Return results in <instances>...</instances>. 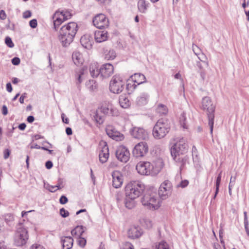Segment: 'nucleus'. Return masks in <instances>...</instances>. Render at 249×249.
<instances>
[{
    "label": "nucleus",
    "mask_w": 249,
    "mask_h": 249,
    "mask_svg": "<svg viewBox=\"0 0 249 249\" xmlns=\"http://www.w3.org/2000/svg\"><path fill=\"white\" fill-rule=\"evenodd\" d=\"M164 165L163 160L159 158L152 162L141 161L136 166L138 173L142 175L156 176L161 171Z\"/></svg>",
    "instance_id": "1"
},
{
    "label": "nucleus",
    "mask_w": 249,
    "mask_h": 249,
    "mask_svg": "<svg viewBox=\"0 0 249 249\" xmlns=\"http://www.w3.org/2000/svg\"><path fill=\"white\" fill-rule=\"evenodd\" d=\"M170 152L175 160L182 162L180 166L181 171H182L186 160L185 155L187 153L186 139L185 138L178 139L171 147Z\"/></svg>",
    "instance_id": "2"
},
{
    "label": "nucleus",
    "mask_w": 249,
    "mask_h": 249,
    "mask_svg": "<svg viewBox=\"0 0 249 249\" xmlns=\"http://www.w3.org/2000/svg\"><path fill=\"white\" fill-rule=\"evenodd\" d=\"M77 30L78 25L74 22H69L61 28L58 37L63 46H68L73 41Z\"/></svg>",
    "instance_id": "3"
},
{
    "label": "nucleus",
    "mask_w": 249,
    "mask_h": 249,
    "mask_svg": "<svg viewBox=\"0 0 249 249\" xmlns=\"http://www.w3.org/2000/svg\"><path fill=\"white\" fill-rule=\"evenodd\" d=\"M171 128V124L169 120L165 118L159 119L155 124L152 135L156 140L164 138L169 133Z\"/></svg>",
    "instance_id": "4"
},
{
    "label": "nucleus",
    "mask_w": 249,
    "mask_h": 249,
    "mask_svg": "<svg viewBox=\"0 0 249 249\" xmlns=\"http://www.w3.org/2000/svg\"><path fill=\"white\" fill-rule=\"evenodd\" d=\"M200 107L201 109L206 112L207 114L208 119V124L210 128V132L211 134H212L213 128L215 106L213 103L210 97L206 96L202 98Z\"/></svg>",
    "instance_id": "5"
},
{
    "label": "nucleus",
    "mask_w": 249,
    "mask_h": 249,
    "mask_svg": "<svg viewBox=\"0 0 249 249\" xmlns=\"http://www.w3.org/2000/svg\"><path fill=\"white\" fill-rule=\"evenodd\" d=\"M144 189V185L139 181L129 182L125 187L126 197L134 200L139 197Z\"/></svg>",
    "instance_id": "6"
},
{
    "label": "nucleus",
    "mask_w": 249,
    "mask_h": 249,
    "mask_svg": "<svg viewBox=\"0 0 249 249\" xmlns=\"http://www.w3.org/2000/svg\"><path fill=\"white\" fill-rule=\"evenodd\" d=\"M142 205L150 210L158 209L160 206V199L155 192H148L142 199Z\"/></svg>",
    "instance_id": "7"
},
{
    "label": "nucleus",
    "mask_w": 249,
    "mask_h": 249,
    "mask_svg": "<svg viewBox=\"0 0 249 249\" xmlns=\"http://www.w3.org/2000/svg\"><path fill=\"white\" fill-rule=\"evenodd\" d=\"M29 238L27 228L22 224H19L17 228L15 236L14 243L17 246H22L26 244Z\"/></svg>",
    "instance_id": "8"
},
{
    "label": "nucleus",
    "mask_w": 249,
    "mask_h": 249,
    "mask_svg": "<svg viewBox=\"0 0 249 249\" xmlns=\"http://www.w3.org/2000/svg\"><path fill=\"white\" fill-rule=\"evenodd\" d=\"M125 84V80L123 77L116 74L112 77L110 81V91L115 94H119L123 90Z\"/></svg>",
    "instance_id": "9"
},
{
    "label": "nucleus",
    "mask_w": 249,
    "mask_h": 249,
    "mask_svg": "<svg viewBox=\"0 0 249 249\" xmlns=\"http://www.w3.org/2000/svg\"><path fill=\"white\" fill-rule=\"evenodd\" d=\"M148 145L145 142H141L137 143L134 147L132 153L136 158H142L148 152Z\"/></svg>",
    "instance_id": "10"
},
{
    "label": "nucleus",
    "mask_w": 249,
    "mask_h": 249,
    "mask_svg": "<svg viewBox=\"0 0 249 249\" xmlns=\"http://www.w3.org/2000/svg\"><path fill=\"white\" fill-rule=\"evenodd\" d=\"M172 191V183L168 180H165L161 184L159 187V196L162 199H165L171 195Z\"/></svg>",
    "instance_id": "11"
},
{
    "label": "nucleus",
    "mask_w": 249,
    "mask_h": 249,
    "mask_svg": "<svg viewBox=\"0 0 249 249\" xmlns=\"http://www.w3.org/2000/svg\"><path fill=\"white\" fill-rule=\"evenodd\" d=\"M94 26L99 29L105 28L109 26V20L103 14H97L92 19Z\"/></svg>",
    "instance_id": "12"
},
{
    "label": "nucleus",
    "mask_w": 249,
    "mask_h": 249,
    "mask_svg": "<svg viewBox=\"0 0 249 249\" xmlns=\"http://www.w3.org/2000/svg\"><path fill=\"white\" fill-rule=\"evenodd\" d=\"M98 109L106 116H117L119 114L118 110L109 102H105Z\"/></svg>",
    "instance_id": "13"
},
{
    "label": "nucleus",
    "mask_w": 249,
    "mask_h": 249,
    "mask_svg": "<svg viewBox=\"0 0 249 249\" xmlns=\"http://www.w3.org/2000/svg\"><path fill=\"white\" fill-rule=\"evenodd\" d=\"M106 131L108 137L116 141H122L124 139V135L117 131L111 125H108L106 126Z\"/></svg>",
    "instance_id": "14"
},
{
    "label": "nucleus",
    "mask_w": 249,
    "mask_h": 249,
    "mask_svg": "<svg viewBox=\"0 0 249 249\" xmlns=\"http://www.w3.org/2000/svg\"><path fill=\"white\" fill-rule=\"evenodd\" d=\"M116 156L118 160L126 162L129 159L130 153L127 148L123 145L118 147L116 151Z\"/></svg>",
    "instance_id": "15"
},
{
    "label": "nucleus",
    "mask_w": 249,
    "mask_h": 249,
    "mask_svg": "<svg viewBox=\"0 0 249 249\" xmlns=\"http://www.w3.org/2000/svg\"><path fill=\"white\" fill-rule=\"evenodd\" d=\"M100 148L101 149L99 155V160L102 163L106 162L109 157V150L107 143L105 141L100 142Z\"/></svg>",
    "instance_id": "16"
},
{
    "label": "nucleus",
    "mask_w": 249,
    "mask_h": 249,
    "mask_svg": "<svg viewBox=\"0 0 249 249\" xmlns=\"http://www.w3.org/2000/svg\"><path fill=\"white\" fill-rule=\"evenodd\" d=\"M132 136L136 139L146 140L149 138L148 132L142 128L134 127L131 131Z\"/></svg>",
    "instance_id": "17"
},
{
    "label": "nucleus",
    "mask_w": 249,
    "mask_h": 249,
    "mask_svg": "<svg viewBox=\"0 0 249 249\" xmlns=\"http://www.w3.org/2000/svg\"><path fill=\"white\" fill-rule=\"evenodd\" d=\"M112 186L115 188L121 187L123 183V176L121 172L114 171L112 173Z\"/></svg>",
    "instance_id": "18"
},
{
    "label": "nucleus",
    "mask_w": 249,
    "mask_h": 249,
    "mask_svg": "<svg viewBox=\"0 0 249 249\" xmlns=\"http://www.w3.org/2000/svg\"><path fill=\"white\" fill-rule=\"evenodd\" d=\"M114 72V67L110 63H106L102 65L100 68L101 75L105 78L109 77Z\"/></svg>",
    "instance_id": "19"
},
{
    "label": "nucleus",
    "mask_w": 249,
    "mask_h": 249,
    "mask_svg": "<svg viewBox=\"0 0 249 249\" xmlns=\"http://www.w3.org/2000/svg\"><path fill=\"white\" fill-rule=\"evenodd\" d=\"M62 14L59 10H57L53 16V25L55 30L57 31L59 26L65 20L63 19V17H61Z\"/></svg>",
    "instance_id": "20"
},
{
    "label": "nucleus",
    "mask_w": 249,
    "mask_h": 249,
    "mask_svg": "<svg viewBox=\"0 0 249 249\" xmlns=\"http://www.w3.org/2000/svg\"><path fill=\"white\" fill-rule=\"evenodd\" d=\"M192 49L194 53L197 56L198 59L202 62L204 66H207V61L206 56L202 53L200 49L197 45L193 44Z\"/></svg>",
    "instance_id": "21"
},
{
    "label": "nucleus",
    "mask_w": 249,
    "mask_h": 249,
    "mask_svg": "<svg viewBox=\"0 0 249 249\" xmlns=\"http://www.w3.org/2000/svg\"><path fill=\"white\" fill-rule=\"evenodd\" d=\"M108 33L106 31H96L94 33V38L97 42L101 43L108 38Z\"/></svg>",
    "instance_id": "22"
},
{
    "label": "nucleus",
    "mask_w": 249,
    "mask_h": 249,
    "mask_svg": "<svg viewBox=\"0 0 249 249\" xmlns=\"http://www.w3.org/2000/svg\"><path fill=\"white\" fill-rule=\"evenodd\" d=\"M128 236L130 238H137L141 236L142 231L141 230L136 227H131L128 231Z\"/></svg>",
    "instance_id": "23"
},
{
    "label": "nucleus",
    "mask_w": 249,
    "mask_h": 249,
    "mask_svg": "<svg viewBox=\"0 0 249 249\" xmlns=\"http://www.w3.org/2000/svg\"><path fill=\"white\" fill-rule=\"evenodd\" d=\"M130 80L133 81L138 86L146 82L145 76L142 73H135L130 77Z\"/></svg>",
    "instance_id": "24"
},
{
    "label": "nucleus",
    "mask_w": 249,
    "mask_h": 249,
    "mask_svg": "<svg viewBox=\"0 0 249 249\" xmlns=\"http://www.w3.org/2000/svg\"><path fill=\"white\" fill-rule=\"evenodd\" d=\"M63 249H71L73 243V240L70 236H63L61 238Z\"/></svg>",
    "instance_id": "25"
},
{
    "label": "nucleus",
    "mask_w": 249,
    "mask_h": 249,
    "mask_svg": "<svg viewBox=\"0 0 249 249\" xmlns=\"http://www.w3.org/2000/svg\"><path fill=\"white\" fill-rule=\"evenodd\" d=\"M81 45L85 48L89 49L91 48L92 41L90 39V36L88 35L83 36L80 39Z\"/></svg>",
    "instance_id": "26"
},
{
    "label": "nucleus",
    "mask_w": 249,
    "mask_h": 249,
    "mask_svg": "<svg viewBox=\"0 0 249 249\" xmlns=\"http://www.w3.org/2000/svg\"><path fill=\"white\" fill-rule=\"evenodd\" d=\"M72 58L74 63L77 66L82 65L84 61L82 54L77 51L73 53Z\"/></svg>",
    "instance_id": "27"
},
{
    "label": "nucleus",
    "mask_w": 249,
    "mask_h": 249,
    "mask_svg": "<svg viewBox=\"0 0 249 249\" xmlns=\"http://www.w3.org/2000/svg\"><path fill=\"white\" fill-rule=\"evenodd\" d=\"M149 95L146 93H141L136 99V103L139 106H142L146 105L148 101Z\"/></svg>",
    "instance_id": "28"
},
{
    "label": "nucleus",
    "mask_w": 249,
    "mask_h": 249,
    "mask_svg": "<svg viewBox=\"0 0 249 249\" xmlns=\"http://www.w3.org/2000/svg\"><path fill=\"white\" fill-rule=\"evenodd\" d=\"M149 3L145 0H139L137 4L138 10L142 13H145L148 8Z\"/></svg>",
    "instance_id": "29"
},
{
    "label": "nucleus",
    "mask_w": 249,
    "mask_h": 249,
    "mask_svg": "<svg viewBox=\"0 0 249 249\" xmlns=\"http://www.w3.org/2000/svg\"><path fill=\"white\" fill-rule=\"evenodd\" d=\"M89 71L93 77H97L100 74V69H98V65L96 63H91L89 66Z\"/></svg>",
    "instance_id": "30"
},
{
    "label": "nucleus",
    "mask_w": 249,
    "mask_h": 249,
    "mask_svg": "<svg viewBox=\"0 0 249 249\" xmlns=\"http://www.w3.org/2000/svg\"><path fill=\"white\" fill-rule=\"evenodd\" d=\"M119 103L121 107L124 108H127L130 106V102L125 95H121L120 96Z\"/></svg>",
    "instance_id": "31"
},
{
    "label": "nucleus",
    "mask_w": 249,
    "mask_h": 249,
    "mask_svg": "<svg viewBox=\"0 0 249 249\" xmlns=\"http://www.w3.org/2000/svg\"><path fill=\"white\" fill-rule=\"evenodd\" d=\"M106 115H104L100 110L98 109L94 116V118L96 122L99 124H103Z\"/></svg>",
    "instance_id": "32"
},
{
    "label": "nucleus",
    "mask_w": 249,
    "mask_h": 249,
    "mask_svg": "<svg viewBox=\"0 0 249 249\" xmlns=\"http://www.w3.org/2000/svg\"><path fill=\"white\" fill-rule=\"evenodd\" d=\"M84 232V227L82 226H77L71 231L72 236L80 237Z\"/></svg>",
    "instance_id": "33"
},
{
    "label": "nucleus",
    "mask_w": 249,
    "mask_h": 249,
    "mask_svg": "<svg viewBox=\"0 0 249 249\" xmlns=\"http://www.w3.org/2000/svg\"><path fill=\"white\" fill-rule=\"evenodd\" d=\"M185 166L183 168V170L182 171H180V174L179 176H177V179L180 178V179L181 180L179 183L177 184V187H181V188H184L186 186H187V180L186 179H182L181 174L183 173H185V170L184 169ZM180 170H181V168H180Z\"/></svg>",
    "instance_id": "34"
},
{
    "label": "nucleus",
    "mask_w": 249,
    "mask_h": 249,
    "mask_svg": "<svg viewBox=\"0 0 249 249\" xmlns=\"http://www.w3.org/2000/svg\"><path fill=\"white\" fill-rule=\"evenodd\" d=\"M196 65L200 71V75H201V78H202L203 80H204L205 76L206 75V72L204 71V68L205 67H208V62H207V66H204L203 65V63H202V62H201L200 60H199V61L197 62Z\"/></svg>",
    "instance_id": "35"
},
{
    "label": "nucleus",
    "mask_w": 249,
    "mask_h": 249,
    "mask_svg": "<svg viewBox=\"0 0 249 249\" xmlns=\"http://www.w3.org/2000/svg\"><path fill=\"white\" fill-rule=\"evenodd\" d=\"M156 112L160 115H166L168 113V108L165 105L159 104L156 108Z\"/></svg>",
    "instance_id": "36"
},
{
    "label": "nucleus",
    "mask_w": 249,
    "mask_h": 249,
    "mask_svg": "<svg viewBox=\"0 0 249 249\" xmlns=\"http://www.w3.org/2000/svg\"><path fill=\"white\" fill-rule=\"evenodd\" d=\"M138 86L133 81L130 80L129 78L127 80V83L126 84V89L128 92H133Z\"/></svg>",
    "instance_id": "37"
},
{
    "label": "nucleus",
    "mask_w": 249,
    "mask_h": 249,
    "mask_svg": "<svg viewBox=\"0 0 249 249\" xmlns=\"http://www.w3.org/2000/svg\"><path fill=\"white\" fill-rule=\"evenodd\" d=\"M3 219H4L5 222L7 225H10L14 221V216L12 214L8 213L2 216Z\"/></svg>",
    "instance_id": "38"
},
{
    "label": "nucleus",
    "mask_w": 249,
    "mask_h": 249,
    "mask_svg": "<svg viewBox=\"0 0 249 249\" xmlns=\"http://www.w3.org/2000/svg\"><path fill=\"white\" fill-rule=\"evenodd\" d=\"M221 174H222V171H221L220 172V173L219 174L218 176H217V177L216 178L215 192V194L213 196L214 199L216 197V195L218 194V191H219V185L220 184L221 178Z\"/></svg>",
    "instance_id": "39"
},
{
    "label": "nucleus",
    "mask_w": 249,
    "mask_h": 249,
    "mask_svg": "<svg viewBox=\"0 0 249 249\" xmlns=\"http://www.w3.org/2000/svg\"><path fill=\"white\" fill-rule=\"evenodd\" d=\"M179 124L182 128L185 129L186 128V113L185 112H183L180 115L179 118Z\"/></svg>",
    "instance_id": "40"
},
{
    "label": "nucleus",
    "mask_w": 249,
    "mask_h": 249,
    "mask_svg": "<svg viewBox=\"0 0 249 249\" xmlns=\"http://www.w3.org/2000/svg\"><path fill=\"white\" fill-rule=\"evenodd\" d=\"M115 52L113 50H109L105 54V58L107 60H113L116 57Z\"/></svg>",
    "instance_id": "41"
},
{
    "label": "nucleus",
    "mask_w": 249,
    "mask_h": 249,
    "mask_svg": "<svg viewBox=\"0 0 249 249\" xmlns=\"http://www.w3.org/2000/svg\"><path fill=\"white\" fill-rule=\"evenodd\" d=\"M60 13L62 14L61 17H63V19L67 20L70 19L72 17V14L70 11L67 10L60 11Z\"/></svg>",
    "instance_id": "42"
},
{
    "label": "nucleus",
    "mask_w": 249,
    "mask_h": 249,
    "mask_svg": "<svg viewBox=\"0 0 249 249\" xmlns=\"http://www.w3.org/2000/svg\"><path fill=\"white\" fill-rule=\"evenodd\" d=\"M84 74V70L80 69L78 71H76L75 74V77L77 80V84H80L82 81L81 76Z\"/></svg>",
    "instance_id": "43"
},
{
    "label": "nucleus",
    "mask_w": 249,
    "mask_h": 249,
    "mask_svg": "<svg viewBox=\"0 0 249 249\" xmlns=\"http://www.w3.org/2000/svg\"><path fill=\"white\" fill-rule=\"evenodd\" d=\"M156 249H170V248L166 242L161 241L156 246Z\"/></svg>",
    "instance_id": "44"
},
{
    "label": "nucleus",
    "mask_w": 249,
    "mask_h": 249,
    "mask_svg": "<svg viewBox=\"0 0 249 249\" xmlns=\"http://www.w3.org/2000/svg\"><path fill=\"white\" fill-rule=\"evenodd\" d=\"M128 199H129L126 197L125 201V206L126 208L131 209L135 206V203L134 200L130 199L129 200Z\"/></svg>",
    "instance_id": "45"
},
{
    "label": "nucleus",
    "mask_w": 249,
    "mask_h": 249,
    "mask_svg": "<svg viewBox=\"0 0 249 249\" xmlns=\"http://www.w3.org/2000/svg\"><path fill=\"white\" fill-rule=\"evenodd\" d=\"M5 43L9 48H13L14 47V44L9 36L6 37L5 39Z\"/></svg>",
    "instance_id": "46"
},
{
    "label": "nucleus",
    "mask_w": 249,
    "mask_h": 249,
    "mask_svg": "<svg viewBox=\"0 0 249 249\" xmlns=\"http://www.w3.org/2000/svg\"><path fill=\"white\" fill-rule=\"evenodd\" d=\"M192 156L193 160L196 161L198 160V155H197V150L196 147L195 146H193L192 148Z\"/></svg>",
    "instance_id": "47"
},
{
    "label": "nucleus",
    "mask_w": 249,
    "mask_h": 249,
    "mask_svg": "<svg viewBox=\"0 0 249 249\" xmlns=\"http://www.w3.org/2000/svg\"><path fill=\"white\" fill-rule=\"evenodd\" d=\"M121 249H134V248L131 243L125 242L122 245Z\"/></svg>",
    "instance_id": "48"
},
{
    "label": "nucleus",
    "mask_w": 249,
    "mask_h": 249,
    "mask_svg": "<svg viewBox=\"0 0 249 249\" xmlns=\"http://www.w3.org/2000/svg\"><path fill=\"white\" fill-rule=\"evenodd\" d=\"M60 214L62 217L65 218L69 215V212L64 208H61L60 210Z\"/></svg>",
    "instance_id": "49"
},
{
    "label": "nucleus",
    "mask_w": 249,
    "mask_h": 249,
    "mask_svg": "<svg viewBox=\"0 0 249 249\" xmlns=\"http://www.w3.org/2000/svg\"><path fill=\"white\" fill-rule=\"evenodd\" d=\"M79 239L78 240V244L80 246L83 247L86 244V240L84 238L79 237Z\"/></svg>",
    "instance_id": "50"
},
{
    "label": "nucleus",
    "mask_w": 249,
    "mask_h": 249,
    "mask_svg": "<svg viewBox=\"0 0 249 249\" xmlns=\"http://www.w3.org/2000/svg\"><path fill=\"white\" fill-rule=\"evenodd\" d=\"M68 201V199L65 196H62L59 199V202L61 204H65Z\"/></svg>",
    "instance_id": "51"
},
{
    "label": "nucleus",
    "mask_w": 249,
    "mask_h": 249,
    "mask_svg": "<svg viewBox=\"0 0 249 249\" xmlns=\"http://www.w3.org/2000/svg\"><path fill=\"white\" fill-rule=\"evenodd\" d=\"M30 26L32 28H35L36 27L37 25V22L36 19H33L31 20L29 22Z\"/></svg>",
    "instance_id": "52"
},
{
    "label": "nucleus",
    "mask_w": 249,
    "mask_h": 249,
    "mask_svg": "<svg viewBox=\"0 0 249 249\" xmlns=\"http://www.w3.org/2000/svg\"><path fill=\"white\" fill-rule=\"evenodd\" d=\"M30 249H45V248L40 245L35 244L31 247Z\"/></svg>",
    "instance_id": "53"
},
{
    "label": "nucleus",
    "mask_w": 249,
    "mask_h": 249,
    "mask_svg": "<svg viewBox=\"0 0 249 249\" xmlns=\"http://www.w3.org/2000/svg\"><path fill=\"white\" fill-rule=\"evenodd\" d=\"M20 59L18 57H14L12 59V63L14 65H18L20 63Z\"/></svg>",
    "instance_id": "54"
},
{
    "label": "nucleus",
    "mask_w": 249,
    "mask_h": 249,
    "mask_svg": "<svg viewBox=\"0 0 249 249\" xmlns=\"http://www.w3.org/2000/svg\"><path fill=\"white\" fill-rule=\"evenodd\" d=\"M144 222L147 228H151L152 227V223L150 220L145 219Z\"/></svg>",
    "instance_id": "55"
},
{
    "label": "nucleus",
    "mask_w": 249,
    "mask_h": 249,
    "mask_svg": "<svg viewBox=\"0 0 249 249\" xmlns=\"http://www.w3.org/2000/svg\"><path fill=\"white\" fill-rule=\"evenodd\" d=\"M6 14L5 11L3 10L0 11V19L2 20H4L6 18Z\"/></svg>",
    "instance_id": "56"
},
{
    "label": "nucleus",
    "mask_w": 249,
    "mask_h": 249,
    "mask_svg": "<svg viewBox=\"0 0 249 249\" xmlns=\"http://www.w3.org/2000/svg\"><path fill=\"white\" fill-rule=\"evenodd\" d=\"M4 229V224L3 221V218L0 217V232Z\"/></svg>",
    "instance_id": "57"
},
{
    "label": "nucleus",
    "mask_w": 249,
    "mask_h": 249,
    "mask_svg": "<svg viewBox=\"0 0 249 249\" xmlns=\"http://www.w3.org/2000/svg\"><path fill=\"white\" fill-rule=\"evenodd\" d=\"M26 97H27V94L26 93H24L23 94H22L19 98V102L21 104H23L24 99L26 98Z\"/></svg>",
    "instance_id": "58"
},
{
    "label": "nucleus",
    "mask_w": 249,
    "mask_h": 249,
    "mask_svg": "<svg viewBox=\"0 0 249 249\" xmlns=\"http://www.w3.org/2000/svg\"><path fill=\"white\" fill-rule=\"evenodd\" d=\"M23 16L25 18H29L31 17V13L29 11H27L23 13Z\"/></svg>",
    "instance_id": "59"
},
{
    "label": "nucleus",
    "mask_w": 249,
    "mask_h": 249,
    "mask_svg": "<svg viewBox=\"0 0 249 249\" xmlns=\"http://www.w3.org/2000/svg\"><path fill=\"white\" fill-rule=\"evenodd\" d=\"M2 113L4 115H6L8 113V109L5 105H3L2 107Z\"/></svg>",
    "instance_id": "60"
},
{
    "label": "nucleus",
    "mask_w": 249,
    "mask_h": 249,
    "mask_svg": "<svg viewBox=\"0 0 249 249\" xmlns=\"http://www.w3.org/2000/svg\"><path fill=\"white\" fill-rule=\"evenodd\" d=\"M53 163L51 161H47L46 162L45 166L46 168L50 169L53 167Z\"/></svg>",
    "instance_id": "61"
},
{
    "label": "nucleus",
    "mask_w": 249,
    "mask_h": 249,
    "mask_svg": "<svg viewBox=\"0 0 249 249\" xmlns=\"http://www.w3.org/2000/svg\"><path fill=\"white\" fill-rule=\"evenodd\" d=\"M10 155V151L8 149H6L4 151V158L6 159L8 158Z\"/></svg>",
    "instance_id": "62"
},
{
    "label": "nucleus",
    "mask_w": 249,
    "mask_h": 249,
    "mask_svg": "<svg viewBox=\"0 0 249 249\" xmlns=\"http://www.w3.org/2000/svg\"><path fill=\"white\" fill-rule=\"evenodd\" d=\"M6 89L9 92H11L12 91V87L10 83L6 84Z\"/></svg>",
    "instance_id": "63"
},
{
    "label": "nucleus",
    "mask_w": 249,
    "mask_h": 249,
    "mask_svg": "<svg viewBox=\"0 0 249 249\" xmlns=\"http://www.w3.org/2000/svg\"><path fill=\"white\" fill-rule=\"evenodd\" d=\"M48 190L51 192H54L56 191V186H50L48 188Z\"/></svg>",
    "instance_id": "64"
}]
</instances>
